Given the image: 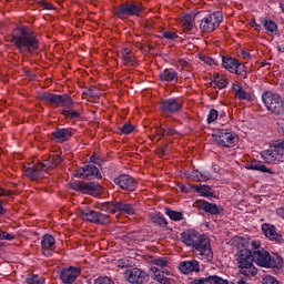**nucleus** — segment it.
Returning <instances> with one entry per match:
<instances>
[{"instance_id": "f257e3e1", "label": "nucleus", "mask_w": 284, "mask_h": 284, "mask_svg": "<svg viewBox=\"0 0 284 284\" xmlns=\"http://www.w3.org/2000/svg\"><path fill=\"white\" fill-rule=\"evenodd\" d=\"M237 253L236 261L240 274L252 278L258 274V267L265 270H281L283 267V257L278 254L272 255L263 245L261 241L252 240L248 237L237 239Z\"/></svg>"}, {"instance_id": "f03ea898", "label": "nucleus", "mask_w": 284, "mask_h": 284, "mask_svg": "<svg viewBox=\"0 0 284 284\" xmlns=\"http://www.w3.org/2000/svg\"><path fill=\"white\" fill-rule=\"evenodd\" d=\"M181 241L186 247L192 250L200 261H204V263H212L214 261L212 242L205 234H201L194 229H189L181 233Z\"/></svg>"}, {"instance_id": "7ed1b4c3", "label": "nucleus", "mask_w": 284, "mask_h": 284, "mask_svg": "<svg viewBox=\"0 0 284 284\" xmlns=\"http://www.w3.org/2000/svg\"><path fill=\"white\" fill-rule=\"evenodd\" d=\"M11 43H13L20 54H34L41 48L39 37L27 26L13 29Z\"/></svg>"}, {"instance_id": "20e7f679", "label": "nucleus", "mask_w": 284, "mask_h": 284, "mask_svg": "<svg viewBox=\"0 0 284 284\" xmlns=\"http://www.w3.org/2000/svg\"><path fill=\"white\" fill-rule=\"evenodd\" d=\"M39 100L42 103H48L49 105H55V108H62L60 113L64 119H81V113L74 108V100L68 93L64 94H57L50 92H42L39 95Z\"/></svg>"}, {"instance_id": "39448f33", "label": "nucleus", "mask_w": 284, "mask_h": 284, "mask_svg": "<svg viewBox=\"0 0 284 284\" xmlns=\"http://www.w3.org/2000/svg\"><path fill=\"white\" fill-rule=\"evenodd\" d=\"M262 102L271 114H274L275 116L284 114V100L281 94L272 91H264L262 93Z\"/></svg>"}, {"instance_id": "423d86ee", "label": "nucleus", "mask_w": 284, "mask_h": 284, "mask_svg": "<svg viewBox=\"0 0 284 284\" xmlns=\"http://www.w3.org/2000/svg\"><path fill=\"white\" fill-rule=\"evenodd\" d=\"M223 23V12L215 11L213 13L206 14L200 23V30L201 32H206V34H210L211 32H214V30H217V28Z\"/></svg>"}, {"instance_id": "0eeeda50", "label": "nucleus", "mask_w": 284, "mask_h": 284, "mask_svg": "<svg viewBox=\"0 0 284 284\" xmlns=\"http://www.w3.org/2000/svg\"><path fill=\"white\" fill-rule=\"evenodd\" d=\"M184 103L185 100L183 99V97L169 98L160 103V110L162 114H164V116H171L172 114L181 112L183 110Z\"/></svg>"}, {"instance_id": "6e6552de", "label": "nucleus", "mask_w": 284, "mask_h": 284, "mask_svg": "<svg viewBox=\"0 0 284 284\" xmlns=\"http://www.w3.org/2000/svg\"><path fill=\"white\" fill-rule=\"evenodd\" d=\"M222 67L225 68L227 72L241 77V79L247 78V68L245 67V64H243V62L239 61L235 58L223 57Z\"/></svg>"}, {"instance_id": "1a4fd4ad", "label": "nucleus", "mask_w": 284, "mask_h": 284, "mask_svg": "<svg viewBox=\"0 0 284 284\" xmlns=\"http://www.w3.org/2000/svg\"><path fill=\"white\" fill-rule=\"evenodd\" d=\"M83 221L93 223L94 225H108L112 223V217L108 214H103L99 211H94L90 207L82 210L81 212Z\"/></svg>"}, {"instance_id": "9d476101", "label": "nucleus", "mask_w": 284, "mask_h": 284, "mask_svg": "<svg viewBox=\"0 0 284 284\" xmlns=\"http://www.w3.org/2000/svg\"><path fill=\"white\" fill-rule=\"evenodd\" d=\"M215 143L223 148H234L239 143V136L230 129H220L214 135Z\"/></svg>"}, {"instance_id": "9b49d317", "label": "nucleus", "mask_w": 284, "mask_h": 284, "mask_svg": "<svg viewBox=\"0 0 284 284\" xmlns=\"http://www.w3.org/2000/svg\"><path fill=\"white\" fill-rule=\"evenodd\" d=\"M262 159H264L265 163H270L271 165H276V163H281L284 156V141L277 143L274 149H270L263 151L261 153Z\"/></svg>"}, {"instance_id": "f8f14e48", "label": "nucleus", "mask_w": 284, "mask_h": 284, "mask_svg": "<svg viewBox=\"0 0 284 284\" xmlns=\"http://www.w3.org/2000/svg\"><path fill=\"white\" fill-rule=\"evenodd\" d=\"M193 207L199 210L200 212H205V214H211V216H224L225 215V209L221 205L211 203L205 200H196L193 203Z\"/></svg>"}, {"instance_id": "ddd939ff", "label": "nucleus", "mask_w": 284, "mask_h": 284, "mask_svg": "<svg viewBox=\"0 0 284 284\" xmlns=\"http://www.w3.org/2000/svg\"><path fill=\"white\" fill-rule=\"evenodd\" d=\"M113 183L124 192H136L139 189V181L130 174H120L115 176Z\"/></svg>"}, {"instance_id": "4468645a", "label": "nucleus", "mask_w": 284, "mask_h": 284, "mask_svg": "<svg viewBox=\"0 0 284 284\" xmlns=\"http://www.w3.org/2000/svg\"><path fill=\"white\" fill-rule=\"evenodd\" d=\"M71 190L75 192H81L82 194H90L94 196V194H101L102 186L99 183L94 182H81L75 181L70 184Z\"/></svg>"}, {"instance_id": "2eb2a0df", "label": "nucleus", "mask_w": 284, "mask_h": 284, "mask_svg": "<svg viewBox=\"0 0 284 284\" xmlns=\"http://www.w3.org/2000/svg\"><path fill=\"white\" fill-rule=\"evenodd\" d=\"M24 174L30 181H41V179H48L50 175L42 162H38L33 166L24 168Z\"/></svg>"}, {"instance_id": "dca6fc26", "label": "nucleus", "mask_w": 284, "mask_h": 284, "mask_svg": "<svg viewBox=\"0 0 284 284\" xmlns=\"http://www.w3.org/2000/svg\"><path fill=\"white\" fill-rule=\"evenodd\" d=\"M141 12H143V7L135 3H122L115 10L119 19H123V17H140Z\"/></svg>"}, {"instance_id": "f3484780", "label": "nucleus", "mask_w": 284, "mask_h": 284, "mask_svg": "<svg viewBox=\"0 0 284 284\" xmlns=\"http://www.w3.org/2000/svg\"><path fill=\"white\" fill-rule=\"evenodd\" d=\"M74 176L75 179H90L91 176H93L99 181L103 179L101 171L94 164H85L82 168H79L78 170L74 171Z\"/></svg>"}, {"instance_id": "a211bd4d", "label": "nucleus", "mask_w": 284, "mask_h": 284, "mask_svg": "<svg viewBox=\"0 0 284 284\" xmlns=\"http://www.w3.org/2000/svg\"><path fill=\"white\" fill-rule=\"evenodd\" d=\"M124 278L128 283L143 284L148 283V274L141 268H129L124 273Z\"/></svg>"}, {"instance_id": "6ab92c4d", "label": "nucleus", "mask_w": 284, "mask_h": 284, "mask_svg": "<svg viewBox=\"0 0 284 284\" xmlns=\"http://www.w3.org/2000/svg\"><path fill=\"white\" fill-rule=\"evenodd\" d=\"M81 276V267L69 266L60 271V281L64 284H72Z\"/></svg>"}, {"instance_id": "aec40b11", "label": "nucleus", "mask_w": 284, "mask_h": 284, "mask_svg": "<svg viewBox=\"0 0 284 284\" xmlns=\"http://www.w3.org/2000/svg\"><path fill=\"white\" fill-rule=\"evenodd\" d=\"M118 57L119 59H121L125 68H139V60H136V55H134V52H132V49L123 48L119 50Z\"/></svg>"}, {"instance_id": "412c9836", "label": "nucleus", "mask_w": 284, "mask_h": 284, "mask_svg": "<svg viewBox=\"0 0 284 284\" xmlns=\"http://www.w3.org/2000/svg\"><path fill=\"white\" fill-rule=\"evenodd\" d=\"M41 250L43 256L50 258L57 252V240L51 234H44L41 240Z\"/></svg>"}, {"instance_id": "4be33fe9", "label": "nucleus", "mask_w": 284, "mask_h": 284, "mask_svg": "<svg viewBox=\"0 0 284 284\" xmlns=\"http://www.w3.org/2000/svg\"><path fill=\"white\" fill-rule=\"evenodd\" d=\"M262 232L268 241H272L273 243H278L280 245H283L284 240L283 235L278 233V230L274 224L264 223L262 225Z\"/></svg>"}, {"instance_id": "5701e85b", "label": "nucleus", "mask_w": 284, "mask_h": 284, "mask_svg": "<svg viewBox=\"0 0 284 284\" xmlns=\"http://www.w3.org/2000/svg\"><path fill=\"white\" fill-rule=\"evenodd\" d=\"M73 135H74V129L72 128H67V129L58 128L55 131L51 133V139L55 143H65L70 139H72Z\"/></svg>"}, {"instance_id": "b1692460", "label": "nucleus", "mask_w": 284, "mask_h": 284, "mask_svg": "<svg viewBox=\"0 0 284 284\" xmlns=\"http://www.w3.org/2000/svg\"><path fill=\"white\" fill-rule=\"evenodd\" d=\"M232 90L234 92L235 99L239 101H248V103H252L256 99V95H254L253 92H247L245 89H243V84L241 83H233Z\"/></svg>"}, {"instance_id": "393cba45", "label": "nucleus", "mask_w": 284, "mask_h": 284, "mask_svg": "<svg viewBox=\"0 0 284 284\" xmlns=\"http://www.w3.org/2000/svg\"><path fill=\"white\" fill-rule=\"evenodd\" d=\"M179 270L182 274H192L194 272H201V264L199 261H183L179 264Z\"/></svg>"}, {"instance_id": "a878e982", "label": "nucleus", "mask_w": 284, "mask_h": 284, "mask_svg": "<svg viewBox=\"0 0 284 284\" xmlns=\"http://www.w3.org/2000/svg\"><path fill=\"white\" fill-rule=\"evenodd\" d=\"M159 79L162 83H179V72L173 68L164 69L159 73Z\"/></svg>"}, {"instance_id": "bb28decb", "label": "nucleus", "mask_w": 284, "mask_h": 284, "mask_svg": "<svg viewBox=\"0 0 284 284\" xmlns=\"http://www.w3.org/2000/svg\"><path fill=\"white\" fill-rule=\"evenodd\" d=\"M62 161H63V158H61V155L53 153V154H50L47 160L42 161V165L47 169V172L50 174V172H52L54 168L60 165Z\"/></svg>"}, {"instance_id": "cd10ccee", "label": "nucleus", "mask_w": 284, "mask_h": 284, "mask_svg": "<svg viewBox=\"0 0 284 284\" xmlns=\"http://www.w3.org/2000/svg\"><path fill=\"white\" fill-rule=\"evenodd\" d=\"M116 212H121L122 214H129V216H133L134 206L130 203H124L121 201H114V209L112 210V214H116Z\"/></svg>"}, {"instance_id": "c85d7f7f", "label": "nucleus", "mask_w": 284, "mask_h": 284, "mask_svg": "<svg viewBox=\"0 0 284 284\" xmlns=\"http://www.w3.org/2000/svg\"><path fill=\"white\" fill-rule=\"evenodd\" d=\"M190 187L200 194V196H204V199H214V189L210 185H190Z\"/></svg>"}, {"instance_id": "c756f323", "label": "nucleus", "mask_w": 284, "mask_h": 284, "mask_svg": "<svg viewBox=\"0 0 284 284\" xmlns=\"http://www.w3.org/2000/svg\"><path fill=\"white\" fill-rule=\"evenodd\" d=\"M246 170H255L256 172H263L264 174H274L271 169H267V166L258 160H252L251 163L246 165Z\"/></svg>"}, {"instance_id": "7c9ffc66", "label": "nucleus", "mask_w": 284, "mask_h": 284, "mask_svg": "<svg viewBox=\"0 0 284 284\" xmlns=\"http://www.w3.org/2000/svg\"><path fill=\"white\" fill-rule=\"evenodd\" d=\"M246 170H255L256 172H263L264 174H274L271 169H267V166L258 160H252L251 163L246 165Z\"/></svg>"}, {"instance_id": "2f4dec72", "label": "nucleus", "mask_w": 284, "mask_h": 284, "mask_svg": "<svg viewBox=\"0 0 284 284\" xmlns=\"http://www.w3.org/2000/svg\"><path fill=\"white\" fill-rule=\"evenodd\" d=\"M151 271L154 274V281L160 284H174V280L170 277H165V272L159 271L156 267H151Z\"/></svg>"}, {"instance_id": "473e14b6", "label": "nucleus", "mask_w": 284, "mask_h": 284, "mask_svg": "<svg viewBox=\"0 0 284 284\" xmlns=\"http://www.w3.org/2000/svg\"><path fill=\"white\" fill-rule=\"evenodd\" d=\"M261 23L264 30L270 34H276V32H278V24L274 20L270 18H262Z\"/></svg>"}, {"instance_id": "72a5a7b5", "label": "nucleus", "mask_w": 284, "mask_h": 284, "mask_svg": "<svg viewBox=\"0 0 284 284\" xmlns=\"http://www.w3.org/2000/svg\"><path fill=\"white\" fill-rule=\"evenodd\" d=\"M213 88H219V90H223V88H227L230 85V81L224 74L215 73L213 75Z\"/></svg>"}, {"instance_id": "f704fd0d", "label": "nucleus", "mask_w": 284, "mask_h": 284, "mask_svg": "<svg viewBox=\"0 0 284 284\" xmlns=\"http://www.w3.org/2000/svg\"><path fill=\"white\" fill-rule=\"evenodd\" d=\"M151 267H156L158 272L170 267V258L168 257H155L151 260Z\"/></svg>"}, {"instance_id": "c9c22d12", "label": "nucleus", "mask_w": 284, "mask_h": 284, "mask_svg": "<svg viewBox=\"0 0 284 284\" xmlns=\"http://www.w3.org/2000/svg\"><path fill=\"white\" fill-rule=\"evenodd\" d=\"M151 223L154 225H160V227H168V220L165 216L156 213H150L149 214Z\"/></svg>"}, {"instance_id": "e433bc0d", "label": "nucleus", "mask_w": 284, "mask_h": 284, "mask_svg": "<svg viewBox=\"0 0 284 284\" xmlns=\"http://www.w3.org/2000/svg\"><path fill=\"white\" fill-rule=\"evenodd\" d=\"M165 214L171 221H183V212L174 211L170 207L165 209Z\"/></svg>"}, {"instance_id": "4c0bfd02", "label": "nucleus", "mask_w": 284, "mask_h": 284, "mask_svg": "<svg viewBox=\"0 0 284 284\" xmlns=\"http://www.w3.org/2000/svg\"><path fill=\"white\" fill-rule=\"evenodd\" d=\"M26 283L27 284H43V283H45V281L43 280V277H41L37 274H33L26 278Z\"/></svg>"}, {"instance_id": "58836bf2", "label": "nucleus", "mask_w": 284, "mask_h": 284, "mask_svg": "<svg viewBox=\"0 0 284 284\" xmlns=\"http://www.w3.org/2000/svg\"><path fill=\"white\" fill-rule=\"evenodd\" d=\"M216 119H219V110L216 109H211L209 111L207 118H206V122L210 125L211 123H214V121H216Z\"/></svg>"}, {"instance_id": "ea45409f", "label": "nucleus", "mask_w": 284, "mask_h": 284, "mask_svg": "<svg viewBox=\"0 0 284 284\" xmlns=\"http://www.w3.org/2000/svg\"><path fill=\"white\" fill-rule=\"evenodd\" d=\"M100 210L102 212H109V214H112V210H114V201L104 202L100 204Z\"/></svg>"}, {"instance_id": "a19ab883", "label": "nucleus", "mask_w": 284, "mask_h": 284, "mask_svg": "<svg viewBox=\"0 0 284 284\" xmlns=\"http://www.w3.org/2000/svg\"><path fill=\"white\" fill-rule=\"evenodd\" d=\"M14 239H17V235L8 233L3 230L0 231V241H14Z\"/></svg>"}, {"instance_id": "79ce46f5", "label": "nucleus", "mask_w": 284, "mask_h": 284, "mask_svg": "<svg viewBox=\"0 0 284 284\" xmlns=\"http://www.w3.org/2000/svg\"><path fill=\"white\" fill-rule=\"evenodd\" d=\"M182 28L184 30V32H192L194 24H192V19L191 18H186L183 22H182Z\"/></svg>"}, {"instance_id": "37998d69", "label": "nucleus", "mask_w": 284, "mask_h": 284, "mask_svg": "<svg viewBox=\"0 0 284 284\" xmlns=\"http://www.w3.org/2000/svg\"><path fill=\"white\" fill-rule=\"evenodd\" d=\"M94 284H115L114 281L108 276H99L94 280Z\"/></svg>"}, {"instance_id": "c03bdc74", "label": "nucleus", "mask_w": 284, "mask_h": 284, "mask_svg": "<svg viewBox=\"0 0 284 284\" xmlns=\"http://www.w3.org/2000/svg\"><path fill=\"white\" fill-rule=\"evenodd\" d=\"M120 132L121 134H132V132H134V125L125 123L120 128Z\"/></svg>"}, {"instance_id": "a18cd8bd", "label": "nucleus", "mask_w": 284, "mask_h": 284, "mask_svg": "<svg viewBox=\"0 0 284 284\" xmlns=\"http://www.w3.org/2000/svg\"><path fill=\"white\" fill-rule=\"evenodd\" d=\"M200 61L205 63V65H216V60L210 55H200Z\"/></svg>"}, {"instance_id": "49530a36", "label": "nucleus", "mask_w": 284, "mask_h": 284, "mask_svg": "<svg viewBox=\"0 0 284 284\" xmlns=\"http://www.w3.org/2000/svg\"><path fill=\"white\" fill-rule=\"evenodd\" d=\"M162 37H164V39H169L170 41H174V39H179V34L172 31H164L162 33Z\"/></svg>"}, {"instance_id": "de8ad7c7", "label": "nucleus", "mask_w": 284, "mask_h": 284, "mask_svg": "<svg viewBox=\"0 0 284 284\" xmlns=\"http://www.w3.org/2000/svg\"><path fill=\"white\" fill-rule=\"evenodd\" d=\"M263 284H281V282H278V280H276V277H274L272 275H267L263 278Z\"/></svg>"}, {"instance_id": "09e8293b", "label": "nucleus", "mask_w": 284, "mask_h": 284, "mask_svg": "<svg viewBox=\"0 0 284 284\" xmlns=\"http://www.w3.org/2000/svg\"><path fill=\"white\" fill-rule=\"evenodd\" d=\"M156 136H159L158 141H161V139H163V136H165V129H163L161 126L156 128L153 139H156Z\"/></svg>"}, {"instance_id": "8fccbe9b", "label": "nucleus", "mask_w": 284, "mask_h": 284, "mask_svg": "<svg viewBox=\"0 0 284 284\" xmlns=\"http://www.w3.org/2000/svg\"><path fill=\"white\" fill-rule=\"evenodd\" d=\"M190 179H192V181H195L196 183H199V181H201L203 179V174H201V172H199V171H193L190 174Z\"/></svg>"}, {"instance_id": "3c124183", "label": "nucleus", "mask_w": 284, "mask_h": 284, "mask_svg": "<svg viewBox=\"0 0 284 284\" xmlns=\"http://www.w3.org/2000/svg\"><path fill=\"white\" fill-rule=\"evenodd\" d=\"M40 6L44 10H57V8H54V4H52V3H50V2H48L45 0L40 1Z\"/></svg>"}, {"instance_id": "603ef678", "label": "nucleus", "mask_w": 284, "mask_h": 284, "mask_svg": "<svg viewBox=\"0 0 284 284\" xmlns=\"http://www.w3.org/2000/svg\"><path fill=\"white\" fill-rule=\"evenodd\" d=\"M14 194V191L0 187V199L1 196H12Z\"/></svg>"}, {"instance_id": "864d4df0", "label": "nucleus", "mask_w": 284, "mask_h": 284, "mask_svg": "<svg viewBox=\"0 0 284 284\" xmlns=\"http://www.w3.org/2000/svg\"><path fill=\"white\" fill-rule=\"evenodd\" d=\"M145 42H134V47L138 48V50H141V52H148Z\"/></svg>"}, {"instance_id": "5fc2aeb1", "label": "nucleus", "mask_w": 284, "mask_h": 284, "mask_svg": "<svg viewBox=\"0 0 284 284\" xmlns=\"http://www.w3.org/2000/svg\"><path fill=\"white\" fill-rule=\"evenodd\" d=\"M190 185H193V184H189V185L180 184L179 187L181 192H183V194H190V191L194 190L193 187H190Z\"/></svg>"}, {"instance_id": "6e6d98bb", "label": "nucleus", "mask_w": 284, "mask_h": 284, "mask_svg": "<svg viewBox=\"0 0 284 284\" xmlns=\"http://www.w3.org/2000/svg\"><path fill=\"white\" fill-rule=\"evenodd\" d=\"M179 134V131L175 129L169 128L165 130V136H176Z\"/></svg>"}, {"instance_id": "4d7b16f0", "label": "nucleus", "mask_w": 284, "mask_h": 284, "mask_svg": "<svg viewBox=\"0 0 284 284\" xmlns=\"http://www.w3.org/2000/svg\"><path fill=\"white\" fill-rule=\"evenodd\" d=\"M90 161L92 163H95V165H101V163H103V160L101 158H98L97 155H91Z\"/></svg>"}, {"instance_id": "13d9d810", "label": "nucleus", "mask_w": 284, "mask_h": 284, "mask_svg": "<svg viewBox=\"0 0 284 284\" xmlns=\"http://www.w3.org/2000/svg\"><path fill=\"white\" fill-rule=\"evenodd\" d=\"M179 65H181V68H192V64H190L185 59H179Z\"/></svg>"}, {"instance_id": "bf43d9fd", "label": "nucleus", "mask_w": 284, "mask_h": 284, "mask_svg": "<svg viewBox=\"0 0 284 284\" xmlns=\"http://www.w3.org/2000/svg\"><path fill=\"white\" fill-rule=\"evenodd\" d=\"M240 55L243 59H252V53H250L248 51H245V50H241Z\"/></svg>"}, {"instance_id": "052dcab7", "label": "nucleus", "mask_w": 284, "mask_h": 284, "mask_svg": "<svg viewBox=\"0 0 284 284\" xmlns=\"http://www.w3.org/2000/svg\"><path fill=\"white\" fill-rule=\"evenodd\" d=\"M8 210L3 207V201L0 200V216H3Z\"/></svg>"}, {"instance_id": "680f3d73", "label": "nucleus", "mask_w": 284, "mask_h": 284, "mask_svg": "<svg viewBox=\"0 0 284 284\" xmlns=\"http://www.w3.org/2000/svg\"><path fill=\"white\" fill-rule=\"evenodd\" d=\"M251 26H252V28H255V30L258 32V29L261 28V26L258 23H256L255 20H253L251 22Z\"/></svg>"}, {"instance_id": "e2e57ef3", "label": "nucleus", "mask_w": 284, "mask_h": 284, "mask_svg": "<svg viewBox=\"0 0 284 284\" xmlns=\"http://www.w3.org/2000/svg\"><path fill=\"white\" fill-rule=\"evenodd\" d=\"M168 145H164L163 148H162V150H161V154H162V156H165V154H168Z\"/></svg>"}, {"instance_id": "0e129e2a", "label": "nucleus", "mask_w": 284, "mask_h": 284, "mask_svg": "<svg viewBox=\"0 0 284 284\" xmlns=\"http://www.w3.org/2000/svg\"><path fill=\"white\" fill-rule=\"evenodd\" d=\"M146 45V52H152V50H154V45H152V44H145Z\"/></svg>"}, {"instance_id": "69168bd1", "label": "nucleus", "mask_w": 284, "mask_h": 284, "mask_svg": "<svg viewBox=\"0 0 284 284\" xmlns=\"http://www.w3.org/2000/svg\"><path fill=\"white\" fill-rule=\"evenodd\" d=\"M118 267H125V262H123V260H120L118 262Z\"/></svg>"}, {"instance_id": "338daca9", "label": "nucleus", "mask_w": 284, "mask_h": 284, "mask_svg": "<svg viewBox=\"0 0 284 284\" xmlns=\"http://www.w3.org/2000/svg\"><path fill=\"white\" fill-rule=\"evenodd\" d=\"M261 65H262V68H265V67H267V65H272V63H270V62H267V61H263V62L261 63Z\"/></svg>"}, {"instance_id": "774afa93", "label": "nucleus", "mask_w": 284, "mask_h": 284, "mask_svg": "<svg viewBox=\"0 0 284 284\" xmlns=\"http://www.w3.org/2000/svg\"><path fill=\"white\" fill-rule=\"evenodd\" d=\"M236 284H247V282H245V280L241 278L236 282Z\"/></svg>"}]
</instances>
